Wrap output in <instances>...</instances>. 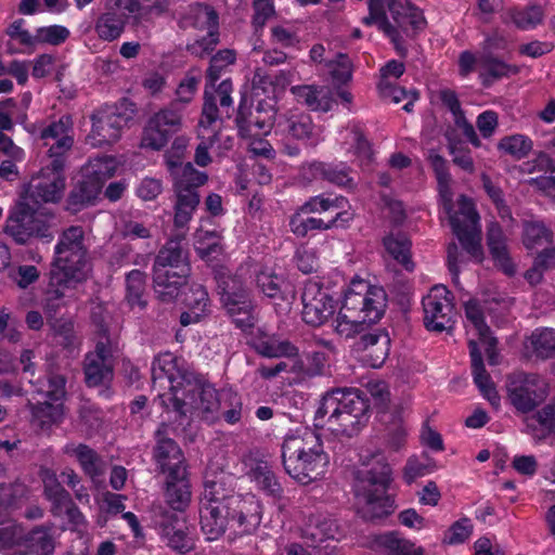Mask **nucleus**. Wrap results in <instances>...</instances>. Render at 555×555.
I'll return each instance as SVG.
<instances>
[{"instance_id":"nucleus-1","label":"nucleus","mask_w":555,"mask_h":555,"mask_svg":"<svg viewBox=\"0 0 555 555\" xmlns=\"http://www.w3.org/2000/svg\"><path fill=\"white\" fill-rule=\"evenodd\" d=\"M262 507L254 494H238L232 478L207 479L199 500V524L207 540L215 541L227 531L243 535L254 532L261 522Z\"/></svg>"},{"instance_id":"nucleus-2","label":"nucleus","mask_w":555,"mask_h":555,"mask_svg":"<svg viewBox=\"0 0 555 555\" xmlns=\"http://www.w3.org/2000/svg\"><path fill=\"white\" fill-rule=\"evenodd\" d=\"M370 404L366 392L357 389H333L326 392L315 411L314 426L327 427L335 436L353 437L367 423Z\"/></svg>"},{"instance_id":"nucleus-3","label":"nucleus","mask_w":555,"mask_h":555,"mask_svg":"<svg viewBox=\"0 0 555 555\" xmlns=\"http://www.w3.org/2000/svg\"><path fill=\"white\" fill-rule=\"evenodd\" d=\"M386 308V293L365 281H353L345 293L343 307L335 319V333L345 339L364 331L365 324L380 320Z\"/></svg>"},{"instance_id":"nucleus-4","label":"nucleus","mask_w":555,"mask_h":555,"mask_svg":"<svg viewBox=\"0 0 555 555\" xmlns=\"http://www.w3.org/2000/svg\"><path fill=\"white\" fill-rule=\"evenodd\" d=\"M281 452L285 472L304 485L322 477L330 463L320 436L308 429L287 434Z\"/></svg>"},{"instance_id":"nucleus-5","label":"nucleus","mask_w":555,"mask_h":555,"mask_svg":"<svg viewBox=\"0 0 555 555\" xmlns=\"http://www.w3.org/2000/svg\"><path fill=\"white\" fill-rule=\"evenodd\" d=\"M451 181V177L437 180L442 214L448 218L463 249L477 261H481L480 217L469 197L460 195L456 203H453Z\"/></svg>"},{"instance_id":"nucleus-6","label":"nucleus","mask_w":555,"mask_h":555,"mask_svg":"<svg viewBox=\"0 0 555 555\" xmlns=\"http://www.w3.org/2000/svg\"><path fill=\"white\" fill-rule=\"evenodd\" d=\"M89 250L85 231L70 225L59 236L51 262V285L77 286L88 279Z\"/></svg>"},{"instance_id":"nucleus-7","label":"nucleus","mask_w":555,"mask_h":555,"mask_svg":"<svg viewBox=\"0 0 555 555\" xmlns=\"http://www.w3.org/2000/svg\"><path fill=\"white\" fill-rule=\"evenodd\" d=\"M391 482V467L382 455L374 456L372 463L354 474L353 491L363 503L364 517L380 519L393 511V500L387 493Z\"/></svg>"},{"instance_id":"nucleus-8","label":"nucleus","mask_w":555,"mask_h":555,"mask_svg":"<svg viewBox=\"0 0 555 555\" xmlns=\"http://www.w3.org/2000/svg\"><path fill=\"white\" fill-rule=\"evenodd\" d=\"M180 393L160 396V405L173 411L179 417L196 416L208 424L220 420V390L212 385L202 383L194 375L182 378Z\"/></svg>"},{"instance_id":"nucleus-9","label":"nucleus","mask_w":555,"mask_h":555,"mask_svg":"<svg viewBox=\"0 0 555 555\" xmlns=\"http://www.w3.org/2000/svg\"><path fill=\"white\" fill-rule=\"evenodd\" d=\"M366 25L375 24L392 42L397 43L404 33L425 28L423 11L410 0H370L369 16L363 18Z\"/></svg>"},{"instance_id":"nucleus-10","label":"nucleus","mask_w":555,"mask_h":555,"mask_svg":"<svg viewBox=\"0 0 555 555\" xmlns=\"http://www.w3.org/2000/svg\"><path fill=\"white\" fill-rule=\"evenodd\" d=\"M191 266L181 243L168 241L157 253L153 264L154 291L162 301L170 302L188 282Z\"/></svg>"},{"instance_id":"nucleus-11","label":"nucleus","mask_w":555,"mask_h":555,"mask_svg":"<svg viewBox=\"0 0 555 555\" xmlns=\"http://www.w3.org/2000/svg\"><path fill=\"white\" fill-rule=\"evenodd\" d=\"M114 352L115 347L107 334V328L101 325L94 350L85 354L82 371L86 385L89 388L102 387L100 396L105 399L112 396L109 385L114 378Z\"/></svg>"},{"instance_id":"nucleus-12","label":"nucleus","mask_w":555,"mask_h":555,"mask_svg":"<svg viewBox=\"0 0 555 555\" xmlns=\"http://www.w3.org/2000/svg\"><path fill=\"white\" fill-rule=\"evenodd\" d=\"M134 103L122 99L115 105H106L92 115V138L96 145L112 144L119 140L124 128L133 120Z\"/></svg>"},{"instance_id":"nucleus-13","label":"nucleus","mask_w":555,"mask_h":555,"mask_svg":"<svg viewBox=\"0 0 555 555\" xmlns=\"http://www.w3.org/2000/svg\"><path fill=\"white\" fill-rule=\"evenodd\" d=\"M208 181L206 172L197 170L193 165H188L173 182L175 225L184 228L192 219L199 205L198 189Z\"/></svg>"},{"instance_id":"nucleus-14","label":"nucleus","mask_w":555,"mask_h":555,"mask_svg":"<svg viewBox=\"0 0 555 555\" xmlns=\"http://www.w3.org/2000/svg\"><path fill=\"white\" fill-rule=\"evenodd\" d=\"M66 160L49 159L39 172L33 177L28 186L29 197L37 204H56L63 196L66 186Z\"/></svg>"},{"instance_id":"nucleus-15","label":"nucleus","mask_w":555,"mask_h":555,"mask_svg":"<svg viewBox=\"0 0 555 555\" xmlns=\"http://www.w3.org/2000/svg\"><path fill=\"white\" fill-rule=\"evenodd\" d=\"M4 232L17 244H26L31 237L51 241L53 235L49 223L25 202H18L5 221Z\"/></svg>"},{"instance_id":"nucleus-16","label":"nucleus","mask_w":555,"mask_h":555,"mask_svg":"<svg viewBox=\"0 0 555 555\" xmlns=\"http://www.w3.org/2000/svg\"><path fill=\"white\" fill-rule=\"evenodd\" d=\"M235 53L232 50H222L215 54L211 60L206 74V85L204 90V103H206V96L212 100L215 106L220 105V111L224 112L227 116L230 115V109L233 105L231 93L233 86L231 79H223L218 87L217 81L221 78L225 68L235 62Z\"/></svg>"},{"instance_id":"nucleus-17","label":"nucleus","mask_w":555,"mask_h":555,"mask_svg":"<svg viewBox=\"0 0 555 555\" xmlns=\"http://www.w3.org/2000/svg\"><path fill=\"white\" fill-rule=\"evenodd\" d=\"M182 112L169 105L155 113L149 120L142 137V146L154 151L163 149L180 131Z\"/></svg>"},{"instance_id":"nucleus-18","label":"nucleus","mask_w":555,"mask_h":555,"mask_svg":"<svg viewBox=\"0 0 555 555\" xmlns=\"http://www.w3.org/2000/svg\"><path fill=\"white\" fill-rule=\"evenodd\" d=\"M302 321L311 326H320L334 313L335 300L330 291L318 281H308L301 294Z\"/></svg>"},{"instance_id":"nucleus-19","label":"nucleus","mask_w":555,"mask_h":555,"mask_svg":"<svg viewBox=\"0 0 555 555\" xmlns=\"http://www.w3.org/2000/svg\"><path fill=\"white\" fill-rule=\"evenodd\" d=\"M508 396L517 411L528 413L544 401L545 384L537 374L518 373L511 379Z\"/></svg>"},{"instance_id":"nucleus-20","label":"nucleus","mask_w":555,"mask_h":555,"mask_svg":"<svg viewBox=\"0 0 555 555\" xmlns=\"http://www.w3.org/2000/svg\"><path fill=\"white\" fill-rule=\"evenodd\" d=\"M424 324L427 330L442 332L450 328L453 318L451 294L446 286L436 285L422 300Z\"/></svg>"},{"instance_id":"nucleus-21","label":"nucleus","mask_w":555,"mask_h":555,"mask_svg":"<svg viewBox=\"0 0 555 555\" xmlns=\"http://www.w3.org/2000/svg\"><path fill=\"white\" fill-rule=\"evenodd\" d=\"M153 389L157 391V398L160 396H170L171 393H180L183 385L180 384L182 378L193 377V374L181 371L177 364V358L170 353H160L154 358L152 367Z\"/></svg>"},{"instance_id":"nucleus-22","label":"nucleus","mask_w":555,"mask_h":555,"mask_svg":"<svg viewBox=\"0 0 555 555\" xmlns=\"http://www.w3.org/2000/svg\"><path fill=\"white\" fill-rule=\"evenodd\" d=\"M220 119V109L215 106L212 100L206 96V103L203 104L202 117L198 121L199 140L194 155V162L201 167H206L211 163L209 150H211L219 140L217 122Z\"/></svg>"},{"instance_id":"nucleus-23","label":"nucleus","mask_w":555,"mask_h":555,"mask_svg":"<svg viewBox=\"0 0 555 555\" xmlns=\"http://www.w3.org/2000/svg\"><path fill=\"white\" fill-rule=\"evenodd\" d=\"M155 528L162 541L171 550L188 553L193 548V540L188 533L184 520L176 513L159 508L154 517Z\"/></svg>"},{"instance_id":"nucleus-24","label":"nucleus","mask_w":555,"mask_h":555,"mask_svg":"<svg viewBox=\"0 0 555 555\" xmlns=\"http://www.w3.org/2000/svg\"><path fill=\"white\" fill-rule=\"evenodd\" d=\"M233 286L227 285L221 294L227 312L232 318L233 323L241 330H246L254 326V307L249 292L242 287H235V281H232Z\"/></svg>"},{"instance_id":"nucleus-25","label":"nucleus","mask_w":555,"mask_h":555,"mask_svg":"<svg viewBox=\"0 0 555 555\" xmlns=\"http://www.w3.org/2000/svg\"><path fill=\"white\" fill-rule=\"evenodd\" d=\"M276 132L295 140L304 141L309 145H317L320 142L318 128L309 115L304 113L288 112L279 114L276 119Z\"/></svg>"},{"instance_id":"nucleus-26","label":"nucleus","mask_w":555,"mask_h":555,"mask_svg":"<svg viewBox=\"0 0 555 555\" xmlns=\"http://www.w3.org/2000/svg\"><path fill=\"white\" fill-rule=\"evenodd\" d=\"M72 130L73 122L69 116H62L41 130L40 138L44 141V145H49V140L54 141L48 150L49 159L63 158L67 162V154L74 144Z\"/></svg>"},{"instance_id":"nucleus-27","label":"nucleus","mask_w":555,"mask_h":555,"mask_svg":"<svg viewBox=\"0 0 555 555\" xmlns=\"http://www.w3.org/2000/svg\"><path fill=\"white\" fill-rule=\"evenodd\" d=\"M55 546L56 535L54 525H38L20 538L17 542V554L53 555Z\"/></svg>"},{"instance_id":"nucleus-28","label":"nucleus","mask_w":555,"mask_h":555,"mask_svg":"<svg viewBox=\"0 0 555 555\" xmlns=\"http://www.w3.org/2000/svg\"><path fill=\"white\" fill-rule=\"evenodd\" d=\"M129 15L116 0H107L104 12L95 20L94 30L98 37L107 42L118 39L125 30Z\"/></svg>"},{"instance_id":"nucleus-29","label":"nucleus","mask_w":555,"mask_h":555,"mask_svg":"<svg viewBox=\"0 0 555 555\" xmlns=\"http://www.w3.org/2000/svg\"><path fill=\"white\" fill-rule=\"evenodd\" d=\"M167 426L162 427L156 431V446L154 448V460L163 474L169 475V473L178 469H186L184 464V456L177 444V442L165 436Z\"/></svg>"},{"instance_id":"nucleus-30","label":"nucleus","mask_w":555,"mask_h":555,"mask_svg":"<svg viewBox=\"0 0 555 555\" xmlns=\"http://www.w3.org/2000/svg\"><path fill=\"white\" fill-rule=\"evenodd\" d=\"M300 209L291 218V231L299 237H305L310 231H325L333 228H344L352 220V214L349 211H336L335 216L324 221L321 218L307 217L304 218Z\"/></svg>"},{"instance_id":"nucleus-31","label":"nucleus","mask_w":555,"mask_h":555,"mask_svg":"<svg viewBox=\"0 0 555 555\" xmlns=\"http://www.w3.org/2000/svg\"><path fill=\"white\" fill-rule=\"evenodd\" d=\"M192 492L186 469L166 475L165 501L175 512H183L191 502Z\"/></svg>"},{"instance_id":"nucleus-32","label":"nucleus","mask_w":555,"mask_h":555,"mask_svg":"<svg viewBox=\"0 0 555 555\" xmlns=\"http://www.w3.org/2000/svg\"><path fill=\"white\" fill-rule=\"evenodd\" d=\"M468 348L472 359V374L474 377V383L481 391L482 396L490 402V404L498 409L500 406L501 398L491 380L490 375L486 371L481 351L478 348L477 341L469 339Z\"/></svg>"},{"instance_id":"nucleus-33","label":"nucleus","mask_w":555,"mask_h":555,"mask_svg":"<svg viewBox=\"0 0 555 555\" xmlns=\"http://www.w3.org/2000/svg\"><path fill=\"white\" fill-rule=\"evenodd\" d=\"M137 22H150L169 14L175 0H116Z\"/></svg>"},{"instance_id":"nucleus-34","label":"nucleus","mask_w":555,"mask_h":555,"mask_svg":"<svg viewBox=\"0 0 555 555\" xmlns=\"http://www.w3.org/2000/svg\"><path fill=\"white\" fill-rule=\"evenodd\" d=\"M302 537L313 545L327 540H338L340 537L339 526L330 514H314L308 519L302 530Z\"/></svg>"},{"instance_id":"nucleus-35","label":"nucleus","mask_w":555,"mask_h":555,"mask_svg":"<svg viewBox=\"0 0 555 555\" xmlns=\"http://www.w3.org/2000/svg\"><path fill=\"white\" fill-rule=\"evenodd\" d=\"M439 100L442 105L452 114L453 121L456 128H459L466 140L475 147L481 146V141L476 133V130L466 117L461 107L460 100L455 91L451 89H442L439 91Z\"/></svg>"},{"instance_id":"nucleus-36","label":"nucleus","mask_w":555,"mask_h":555,"mask_svg":"<svg viewBox=\"0 0 555 555\" xmlns=\"http://www.w3.org/2000/svg\"><path fill=\"white\" fill-rule=\"evenodd\" d=\"M389 346L390 338L383 332L363 334L356 344L357 350L365 352V360L372 367H379L385 362Z\"/></svg>"},{"instance_id":"nucleus-37","label":"nucleus","mask_w":555,"mask_h":555,"mask_svg":"<svg viewBox=\"0 0 555 555\" xmlns=\"http://www.w3.org/2000/svg\"><path fill=\"white\" fill-rule=\"evenodd\" d=\"M249 345L257 353L267 358H294L298 354V348L291 341L281 340L260 331L258 335L251 337Z\"/></svg>"},{"instance_id":"nucleus-38","label":"nucleus","mask_w":555,"mask_h":555,"mask_svg":"<svg viewBox=\"0 0 555 555\" xmlns=\"http://www.w3.org/2000/svg\"><path fill=\"white\" fill-rule=\"evenodd\" d=\"M487 244L493 260L500 269L505 274L513 275L515 273V266L508 255L506 237L499 223L492 222L488 227Z\"/></svg>"},{"instance_id":"nucleus-39","label":"nucleus","mask_w":555,"mask_h":555,"mask_svg":"<svg viewBox=\"0 0 555 555\" xmlns=\"http://www.w3.org/2000/svg\"><path fill=\"white\" fill-rule=\"evenodd\" d=\"M519 72V66L508 64L493 54L482 53L479 56V78L483 86H490L495 80L517 75Z\"/></svg>"},{"instance_id":"nucleus-40","label":"nucleus","mask_w":555,"mask_h":555,"mask_svg":"<svg viewBox=\"0 0 555 555\" xmlns=\"http://www.w3.org/2000/svg\"><path fill=\"white\" fill-rule=\"evenodd\" d=\"M465 317L467 321L466 326H472V328L476 332L479 340L487 345V352L490 353L491 349L495 346L496 339L491 337L490 327L487 325L485 321L483 309L478 300L470 299L465 302ZM490 364H494L492 356L489 354Z\"/></svg>"},{"instance_id":"nucleus-41","label":"nucleus","mask_w":555,"mask_h":555,"mask_svg":"<svg viewBox=\"0 0 555 555\" xmlns=\"http://www.w3.org/2000/svg\"><path fill=\"white\" fill-rule=\"evenodd\" d=\"M309 171L314 179H323L339 188L353 189V178L345 164H328L314 162L309 165Z\"/></svg>"},{"instance_id":"nucleus-42","label":"nucleus","mask_w":555,"mask_h":555,"mask_svg":"<svg viewBox=\"0 0 555 555\" xmlns=\"http://www.w3.org/2000/svg\"><path fill=\"white\" fill-rule=\"evenodd\" d=\"M103 184L83 173L81 181L70 191L67 204L74 211L93 205L102 191Z\"/></svg>"},{"instance_id":"nucleus-43","label":"nucleus","mask_w":555,"mask_h":555,"mask_svg":"<svg viewBox=\"0 0 555 555\" xmlns=\"http://www.w3.org/2000/svg\"><path fill=\"white\" fill-rule=\"evenodd\" d=\"M292 92L299 102L312 111L328 112L334 103L331 91L324 87L295 86Z\"/></svg>"},{"instance_id":"nucleus-44","label":"nucleus","mask_w":555,"mask_h":555,"mask_svg":"<svg viewBox=\"0 0 555 555\" xmlns=\"http://www.w3.org/2000/svg\"><path fill=\"white\" fill-rule=\"evenodd\" d=\"M197 15L198 17L204 18V22L209 31L207 37H204L202 40H198L190 46L189 50L191 53L203 57L205 54H208L210 51H212L214 47L218 42V35L212 30L218 26V14L211 7L207 4H199L197 9Z\"/></svg>"},{"instance_id":"nucleus-45","label":"nucleus","mask_w":555,"mask_h":555,"mask_svg":"<svg viewBox=\"0 0 555 555\" xmlns=\"http://www.w3.org/2000/svg\"><path fill=\"white\" fill-rule=\"evenodd\" d=\"M220 420L228 425H236L242 422L245 409L242 396L232 387L220 389Z\"/></svg>"},{"instance_id":"nucleus-46","label":"nucleus","mask_w":555,"mask_h":555,"mask_svg":"<svg viewBox=\"0 0 555 555\" xmlns=\"http://www.w3.org/2000/svg\"><path fill=\"white\" fill-rule=\"evenodd\" d=\"M43 493L51 503V513L61 516L74 502L69 492L61 485L55 474H48L43 478Z\"/></svg>"},{"instance_id":"nucleus-47","label":"nucleus","mask_w":555,"mask_h":555,"mask_svg":"<svg viewBox=\"0 0 555 555\" xmlns=\"http://www.w3.org/2000/svg\"><path fill=\"white\" fill-rule=\"evenodd\" d=\"M250 479L256 482L257 487L266 494L273 498L280 496L282 487L279 482L271 465L267 461H255L248 473Z\"/></svg>"},{"instance_id":"nucleus-48","label":"nucleus","mask_w":555,"mask_h":555,"mask_svg":"<svg viewBox=\"0 0 555 555\" xmlns=\"http://www.w3.org/2000/svg\"><path fill=\"white\" fill-rule=\"evenodd\" d=\"M28 408L31 412L33 423L42 429L61 422L63 417V404L54 401L49 402L48 399L37 403L28 401Z\"/></svg>"},{"instance_id":"nucleus-49","label":"nucleus","mask_w":555,"mask_h":555,"mask_svg":"<svg viewBox=\"0 0 555 555\" xmlns=\"http://www.w3.org/2000/svg\"><path fill=\"white\" fill-rule=\"evenodd\" d=\"M387 253L397 260L402 267L412 271L414 263L411 260V241L405 234H389L383 240Z\"/></svg>"},{"instance_id":"nucleus-50","label":"nucleus","mask_w":555,"mask_h":555,"mask_svg":"<svg viewBox=\"0 0 555 555\" xmlns=\"http://www.w3.org/2000/svg\"><path fill=\"white\" fill-rule=\"evenodd\" d=\"M29 383L34 386L35 392L42 395L44 399L57 403H60L59 401H61L66 393V379L61 374L50 373L44 378H38L37 380L30 378Z\"/></svg>"},{"instance_id":"nucleus-51","label":"nucleus","mask_w":555,"mask_h":555,"mask_svg":"<svg viewBox=\"0 0 555 555\" xmlns=\"http://www.w3.org/2000/svg\"><path fill=\"white\" fill-rule=\"evenodd\" d=\"M66 452L76 456L83 473L90 478L94 479L102 475L103 462L100 455L90 447L80 443L76 447L73 446L72 448L66 447Z\"/></svg>"},{"instance_id":"nucleus-52","label":"nucleus","mask_w":555,"mask_h":555,"mask_svg":"<svg viewBox=\"0 0 555 555\" xmlns=\"http://www.w3.org/2000/svg\"><path fill=\"white\" fill-rule=\"evenodd\" d=\"M146 286V274L141 270H131L126 275V299L131 308L143 309L146 305L144 299Z\"/></svg>"},{"instance_id":"nucleus-53","label":"nucleus","mask_w":555,"mask_h":555,"mask_svg":"<svg viewBox=\"0 0 555 555\" xmlns=\"http://www.w3.org/2000/svg\"><path fill=\"white\" fill-rule=\"evenodd\" d=\"M348 199L341 195H317L300 206L304 214H321L330 210L347 211Z\"/></svg>"},{"instance_id":"nucleus-54","label":"nucleus","mask_w":555,"mask_h":555,"mask_svg":"<svg viewBox=\"0 0 555 555\" xmlns=\"http://www.w3.org/2000/svg\"><path fill=\"white\" fill-rule=\"evenodd\" d=\"M376 543L388 555H422L424 553L422 547H416L413 543L401 539L393 532L380 534L376 539Z\"/></svg>"},{"instance_id":"nucleus-55","label":"nucleus","mask_w":555,"mask_h":555,"mask_svg":"<svg viewBox=\"0 0 555 555\" xmlns=\"http://www.w3.org/2000/svg\"><path fill=\"white\" fill-rule=\"evenodd\" d=\"M256 284L259 291L273 299H285L287 283L284 279L270 270H262L256 275Z\"/></svg>"},{"instance_id":"nucleus-56","label":"nucleus","mask_w":555,"mask_h":555,"mask_svg":"<svg viewBox=\"0 0 555 555\" xmlns=\"http://www.w3.org/2000/svg\"><path fill=\"white\" fill-rule=\"evenodd\" d=\"M255 115H257L255 107L247 106L245 102L240 103L235 122L242 138L266 135V132L260 130V125L256 122L258 116Z\"/></svg>"},{"instance_id":"nucleus-57","label":"nucleus","mask_w":555,"mask_h":555,"mask_svg":"<svg viewBox=\"0 0 555 555\" xmlns=\"http://www.w3.org/2000/svg\"><path fill=\"white\" fill-rule=\"evenodd\" d=\"M532 140L520 133L503 137L498 142V150L515 159H522L532 151Z\"/></svg>"},{"instance_id":"nucleus-58","label":"nucleus","mask_w":555,"mask_h":555,"mask_svg":"<svg viewBox=\"0 0 555 555\" xmlns=\"http://www.w3.org/2000/svg\"><path fill=\"white\" fill-rule=\"evenodd\" d=\"M552 238V232L542 221H526L522 227V243L527 249H535L548 244Z\"/></svg>"},{"instance_id":"nucleus-59","label":"nucleus","mask_w":555,"mask_h":555,"mask_svg":"<svg viewBox=\"0 0 555 555\" xmlns=\"http://www.w3.org/2000/svg\"><path fill=\"white\" fill-rule=\"evenodd\" d=\"M508 15L518 29L530 30L542 23L544 12L541 5L533 4L522 9H513Z\"/></svg>"},{"instance_id":"nucleus-60","label":"nucleus","mask_w":555,"mask_h":555,"mask_svg":"<svg viewBox=\"0 0 555 555\" xmlns=\"http://www.w3.org/2000/svg\"><path fill=\"white\" fill-rule=\"evenodd\" d=\"M199 81L201 73L195 69L189 70L185 77L178 85L176 90L177 98L170 103V105L182 111L183 107L193 100Z\"/></svg>"},{"instance_id":"nucleus-61","label":"nucleus","mask_w":555,"mask_h":555,"mask_svg":"<svg viewBox=\"0 0 555 555\" xmlns=\"http://www.w3.org/2000/svg\"><path fill=\"white\" fill-rule=\"evenodd\" d=\"M531 345L538 358H553L555 356V330L537 328L531 334Z\"/></svg>"},{"instance_id":"nucleus-62","label":"nucleus","mask_w":555,"mask_h":555,"mask_svg":"<svg viewBox=\"0 0 555 555\" xmlns=\"http://www.w3.org/2000/svg\"><path fill=\"white\" fill-rule=\"evenodd\" d=\"M325 67L337 85L347 83L352 77V63L347 54L337 53L334 59L325 61Z\"/></svg>"},{"instance_id":"nucleus-63","label":"nucleus","mask_w":555,"mask_h":555,"mask_svg":"<svg viewBox=\"0 0 555 555\" xmlns=\"http://www.w3.org/2000/svg\"><path fill=\"white\" fill-rule=\"evenodd\" d=\"M116 170V163L113 157L103 156L98 157L89 162V164L85 167L83 173L98 182L104 183L106 180L112 178Z\"/></svg>"},{"instance_id":"nucleus-64","label":"nucleus","mask_w":555,"mask_h":555,"mask_svg":"<svg viewBox=\"0 0 555 555\" xmlns=\"http://www.w3.org/2000/svg\"><path fill=\"white\" fill-rule=\"evenodd\" d=\"M447 139L448 150L450 155L452 156L453 164L467 173H474L475 164L472 157L470 150L462 145L459 141H456L450 135H447Z\"/></svg>"}]
</instances>
